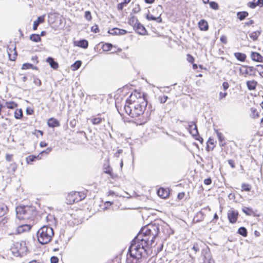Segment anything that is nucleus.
<instances>
[{
    "label": "nucleus",
    "instance_id": "f257e3e1",
    "mask_svg": "<svg viewBox=\"0 0 263 263\" xmlns=\"http://www.w3.org/2000/svg\"><path fill=\"white\" fill-rule=\"evenodd\" d=\"M159 233V226L156 223L149 224L142 228L132 241L129 248L131 250V253L136 254V251L141 252V250L147 252Z\"/></svg>",
    "mask_w": 263,
    "mask_h": 263
},
{
    "label": "nucleus",
    "instance_id": "f03ea898",
    "mask_svg": "<svg viewBox=\"0 0 263 263\" xmlns=\"http://www.w3.org/2000/svg\"><path fill=\"white\" fill-rule=\"evenodd\" d=\"M147 105V102L145 99L140 97L139 102L132 103L129 105L125 104L124 109L125 112L132 118L144 117Z\"/></svg>",
    "mask_w": 263,
    "mask_h": 263
},
{
    "label": "nucleus",
    "instance_id": "7ed1b4c3",
    "mask_svg": "<svg viewBox=\"0 0 263 263\" xmlns=\"http://www.w3.org/2000/svg\"><path fill=\"white\" fill-rule=\"evenodd\" d=\"M54 235L53 230L51 227L44 226L37 232L36 236L38 241L42 245L49 243Z\"/></svg>",
    "mask_w": 263,
    "mask_h": 263
},
{
    "label": "nucleus",
    "instance_id": "20e7f679",
    "mask_svg": "<svg viewBox=\"0 0 263 263\" xmlns=\"http://www.w3.org/2000/svg\"><path fill=\"white\" fill-rule=\"evenodd\" d=\"M16 216L19 219H30L33 218L36 212L35 208L32 205H23L16 208Z\"/></svg>",
    "mask_w": 263,
    "mask_h": 263
},
{
    "label": "nucleus",
    "instance_id": "39448f33",
    "mask_svg": "<svg viewBox=\"0 0 263 263\" xmlns=\"http://www.w3.org/2000/svg\"><path fill=\"white\" fill-rule=\"evenodd\" d=\"M141 250V252L136 251V254H133L129 248L126 263H146L147 252H144L143 250Z\"/></svg>",
    "mask_w": 263,
    "mask_h": 263
},
{
    "label": "nucleus",
    "instance_id": "423d86ee",
    "mask_svg": "<svg viewBox=\"0 0 263 263\" xmlns=\"http://www.w3.org/2000/svg\"><path fill=\"white\" fill-rule=\"evenodd\" d=\"M12 254L15 256H22L27 252L26 242L24 241L15 242L11 248Z\"/></svg>",
    "mask_w": 263,
    "mask_h": 263
},
{
    "label": "nucleus",
    "instance_id": "0eeeda50",
    "mask_svg": "<svg viewBox=\"0 0 263 263\" xmlns=\"http://www.w3.org/2000/svg\"><path fill=\"white\" fill-rule=\"evenodd\" d=\"M85 197V195L83 193L74 192L69 193L66 199L68 201V203L72 204L82 200Z\"/></svg>",
    "mask_w": 263,
    "mask_h": 263
},
{
    "label": "nucleus",
    "instance_id": "6e6552de",
    "mask_svg": "<svg viewBox=\"0 0 263 263\" xmlns=\"http://www.w3.org/2000/svg\"><path fill=\"white\" fill-rule=\"evenodd\" d=\"M256 71H257V66L254 67L253 66L242 65L239 68L240 73L245 77L247 76H255Z\"/></svg>",
    "mask_w": 263,
    "mask_h": 263
},
{
    "label": "nucleus",
    "instance_id": "1a4fd4ad",
    "mask_svg": "<svg viewBox=\"0 0 263 263\" xmlns=\"http://www.w3.org/2000/svg\"><path fill=\"white\" fill-rule=\"evenodd\" d=\"M238 212L236 210H229L228 212V218L231 223H235L238 219Z\"/></svg>",
    "mask_w": 263,
    "mask_h": 263
},
{
    "label": "nucleus",
    "instance_id": "9d476101",
    "mask_svg": "<svg viewBox=\"0 0 263 263\" xmlns=\"http://www.w3.org/2000/svg\"><path fill=\"white\" fill-rule=\"evenodd\" d=\"M141 97V94L137 92L132 93L126 101L125 104L129 105L132 103L139 102V99Z\"/></svg>",
    "mask_w": 263,
    "mask_h": 263
},
{
    "label": "nucleus",
    "instance_id": "9b49d317",
    "mask_svg": "<svg viewBox=\"0 0 263 263\" xmlns=\"http://www.w3.org/2000/svg\"><path fill=\"white\" fill-rule=\"evenodd\" d=\"M188 130L193 136H196L198 134L197 126L194 122H190L188 125Z\"/></svg>",
    "mask_w": 263,
    "mask_h": 263
},
{
    "label": "nucleus",
    "instance_id": "f8f14e48",
    "mask_svg": "<svg viewBox=\"0 0 263 263\" xmlns=\"http://www.w3.org/2000/svg\"><path fill=\"white\" fill-rule=\"evenodd\" d=\"M203 253L205 259L204 262L206 260L208 263L214 262V260L212 258L210 251L208 248L203 250Z\"/></svg>",
    "mask_w": 263,
    "mask_h": 263
},
{
    "label": "nucleus",
    "instance_id": "ddd939ff",
    "mask_svg": "<svg viewBox=\"0 0 263 263\" xmlns=\"http://www.w3.org/2000/svg\"><path fill=\"white\" fill-rule=\"evenodd\" d=\"M108 33L111 35H123L127 33V31L115 28L109 30Z\"/></svg>",
    "mask_w": 263,
    "mask_h": 263
},
{
    "label": "nucleus",
    "instance_id": "4468645a",
    "mask_svg": "<svg viewBox=\"0 0 263 263\" xmlns=\"http://www.w3.org/2000/svg\"><path fill=\"white\" fill-rule=\"evenodd\" d=\"M134 29L138 33L141 35L144 34L146 31L145 27L139 22L135 26Z\"/></svg>",
    "mask_w": 263,
    "mask_h": 263
},
{
    "label": "nucleus",
    "instance_id": "2eb2a0df",
    "mask_svg": "<svg viewBox=\"0 0 263 263\" xmlns=\"http://www.w3.org/2000/svg\"><path fill=\"white\" fill-rule=\"evenodd\" d=\"M252 60L256 62H262L263 61V57L256 52H252L251 54Z\"/></svg>",
    "mask_w": 263,
    "mask_h": 263
},
{
    "label": "nucleus",
    "instance_id": "dca6fc26",
    "mask_svg": "<svg viewBox=\"0 0 263 263\" xmlns=\"http://www.w3.org/2000/svg\"><path fill=\"white\" fill-rule=\"evenodd\" d=\"M45 16V15H43L42 16H40L38 17L37 19L34 22L33 25V29L34 30H35L37 29V28L40 24L43 23L44 22Z\"/></svg>",
    "mask_w": 263,
    "mask_h": 263
},
{
    "label": "nucleus",
    "instance_id": "f3484780",
    "mask_svg": "<svg viewBox=\"0 0 263 263\" xmlns=\"http://www.w3.org/2000/svg\"><path fill=\"white\" fill-rule=\"evenodd\" d=\"M46 62L48 63L51 68L54 69H57L59 67V64L57 62L55 61L54 59L52 57H48L46 59Z\"/></svg>",
    "mask_w": 263,
    "mask_h": 263
},
{
    "label": "nucleus",
    "instance_id": "a211bd4d",
    "mask_svg": "<svg viewBox=\"0 0 263 263\" xmlns=\"http://www.w3.org/2000/svg\"><path fill=\"white\" fill-rule=\"evenodd\" d=\"M47 124L50 127H58L60 125L59 121L53 118H50L48 121Z\"/></svg>",
    "mask_w": 263,
    "mask_h": 263
},
{
    "label": "nucleus",
    "instance_id": "6ab92c4d",
    "mask_svg": "<svg viewBox=\"0 0 263 263\" xmlns=\"http://www.w3.org/2000/svg\"><path fill=\"white\" fill-rule=\"evenodd\" d=\"M216 134L219 142V145L221 146H224L226 143L224 142V137L223 134L219 132L218 130H215Z\"/></svg>",
    "mask_w": 263,
    "mask_h": 263
},
{
    "label": "nucleus",
    "instance_id": "aec40b11",
    "mask_svg": "<svg viewBox=\"0 0 263 263\" xmlns=\"http://www.w3.org/2000/svg\"><path fill=\"white\" fill-rule=\"evenodd\" d=\"M199 27L200 30L206 31L209 28V26L207 22L204 20L200 21L198 23Z\"/></svg>",
    "mask_w": 263,
    "mask_h": 263
},
{
    "label": "nucleus",
    "instance_id": "412c9836",
    "mask_svg": "<svg viewBox=\"0 0 263 263\" xmlns=\"http://www.w3.org/2000/svg\"><path fill=\"white\" fill-rule=\"evenodd\" d=\"M246 84L248 89L250 90H253L256 88L257 82L254 80L248 81Z\"/></svg>",
    "mask_w": 263,
    "mask_h": 263
},
{
    "label": "nucleus",
    "instance_id": "4be33fe9",
    "mask_svg": "<svg viewBox=\"0 0 263 263\" xmlns=\"http://www.w3.org/2000/svg\"><path fill=\"white\" fill-rule=\"evenodd\" d=\"M7 211V206L4 203L0 202V217L4 216Z\"/></svg>",
    "mask_w": 263,
    "mask_h": 263
},
{
    "label": "nucleus",
    "instance_id": "5701e85b",
    "mask_svg": "<svg viewBox=\"0 0 263 263\" xmlns=\"http://www.w3.org/2000/svg\"><path fill=\"white\" fill-rule=\"evenodd\" d=\"M158 195L162 198H165L168 196V193L163 188H160L157 191Z\"/></svg>",
    "mask_w": 263,
    "mask_h": 263
},
{
    "label": "nucleus",
    "instance_id": "b1692460",
    "mask_svg": "<svg viewBox=\"0 0 263 263\" xmlns=\"http://www.w3.org/2000/svg\"><path fill=\"white\" fill-rule=\"evenodd\" d=\"M235 57L239 61L244 62L246 59V55L241 52H235L234 53Z\"/></svg>",
    "mask_w": 263,
    "mask_h": 263
},
{
    "label": "nucleus",
    "instance_id": "393cba45",
    "mask_svg": "<svg viewBox=\"0 0 263 263\" xmlns=\"http://www.w3.org/2000/svg\"><path fill=\"white\" fill-rule=\"evenodd\" d=\"M17 168V164L15 163H11L8 167V172L13 175Z\"/></svg>",
    "mask_w": 263,
    "mask_h": 263
},
{
    "label": "nucleus",
    "instance_id": "a878e982",
    "mask_svg": "<svg viewBox=\"0 0 263 263\" xmlns=\"http://www.w3.org/2000/svg\"><path fill=\"white\" fill-rule=\"evenodd\" d=\"M22 69H32L35 70H38V67L36 66H34L33 64L30 63H24L23 64L22 67Z\"/></svg>",
    "mask_w": 263,
    "mask_h": 263
},
{
    "label": "nucleus",
    "instance_id": "bb28decb",
    "mask_svg": "<svg viewBox=\"0 0 263 263\" xmlns=\"http://www.w3.org/2000/svg\"><path fill=\"white\" fill-rule=\"evenodd\" d=\"M260 34V31H256L252 32L249 34L250 37L252 39L253 41H256L258 37V36Z\"/></svg>",
    "mask_w": 263,
    "mask_h": 263
},
{
    "label": "nucleus",
    "instance_id": "cd10ccee",
    "mask_svg": "<svg viewBox=\"0 0 263 263\" xmlns=\"http://www.w3.org/2000/svg\"><path fill=\"white\" fill-rule=\"evenodd\" d=\"M139 23V21L136 17L132 16L128 21V23L129 25L132 26L133 28L136 26V25Z\"/></svg>",
    "mask_w": 263,
    "mask_h": 263
},
{
    "label": "nucleus",
    "instance_id": "c85d7f7f",
    "mask_svg": "<svg viewBox=\"0 0 263 263\" xmlns=\"http://www.w3.org/2000/svg\"><path fill=\"white\" fill-rule=\"evenodd\" d=\"M249 14L247 11L238 12L237 13V17L240 21L243 20Z\"/></svg>",
    "mask_w": 263,
    "mask_h": 263
},
{
    "label": "nucleus",
    "instance_id": "c756f323",
    "mask_svg": "<svg viewBox=\"0 0 263 263\" xmlns=\"http://www.w3.org/2000/svg\"><path fill=\"white\" fill-rule=\"evenodd\" d=\"M78 46L80 47L86 49L88 47V43L86 40H82L79 42Z\"/></svg>",
    "mask_w": 263,
    "mask_h": 263
},
{
    "label": "nucleus",
    "instance_id": "7c9ffc66",
    "mask_svg": "<svg viewBox=\"0 0 263 263\" xmlns=\"http://www.w3.org/2000/svg\"><path fill=\"white\" fill-rule=\"evenodd\" d=\"M82 65V62L78 60L76 61L71 66V68L72 70H78Z\"/></svg>",
    "mask_w": 263,
    "mask_h": 263
},
{
    "label": "nucleus",
    "instance_id": "2f4dec72",
    "mask_svg": "<svg viewBox=\"0 0 263 263\" xmlns=\"http://www.w3.org/2000/svg\"><path fill=\"white\" fill-rule=\"evenodd\" d=\"M30 39L34 42H38L41 41L40 35L37 34H32L30 36Z\"/></svg>",
    "mask_w": 263,
    "mask_h": 263
},
{
    "label": "nucleus",
    "instance_id": "473e14b6",
    "mask_svg": "<svg viewBox=\"0 0 263 263\" xmlns=\"http://www.w3.org/2000/svg\"><path fill=\"white\" fill-rule=\"evenodd\" d=\"M238 233L243 237H246L247 235V230L246 228L242 227L238 229Z\"/></svg>",
    "mask_w": 263,
    "mask_h": 263
},
{
    "label": "nucleus",
    "instance_id": "72a5a7b5",
    "mask_svg": "<svg viewBox=\"0 0 263 263\" xmlns=\"http://www.w3.org/2000/svg\"><path fill=\"white\" fill-rule=\"evenodd\" d=\"M35 160H36L35 155H30L26 158L27 163L29 164H31Z\"/></svg>",
    "mask_w": 263,
    "mask_h": 263
},
{
    "label": "nucleus",
    "instance_id": "f704fd0d",
    "mask_svg": "<svg viewBox=\"0 0 263 263\" xmlns=\"http://www.w3.org/2000/svg\"><path fill=\"white\" fill-rule=\"evenodd\" d=\"M14 117L17 119H21L23 117V111L21 109L16 110L14 112Z\"/></svg>",
    "mask_w": 263,
    "mask_h": 263
},
{
    "label": "nucleus",
    "instance_id": "c9c22d12",
    "mask_svg": "<svg viewBox=\"0 0 263 263\" xmlns=\"http://www.w3.org/2000/svg\"><path fill=\"white\" fill-rule=\"evenodd\" d=\"M243 213H245L247 215L250 216L252 213V210L250 208L244 207L242 209Z\"/></svg>",
    "mask_w": 263,
    "mask_h": 263
},
{
    "label": "nucleus",
    "instance_id": "e433bc0d",
    "mask_svg": "<svg viewBox=\"0 0 263 263\" xmlns=\"http://www.w3.org/2000/svg\"><path fill=\"white\" fill-rule=\"evenodd\" d=\"M242 191H250L251 186L249 184L243 183L241 185Z\"/></svg>",
    "mask_w": 263,
    "mask_h": 263
},
{
    "label": "nucleus",
    "instance_id": "4c0bfd02",
    "mask_svg": "<svg viewBox=\"0 0 263 263\" xmlns=\"http://www.w3.org/2000/svg\"><path fill=\"white\" fill-rule=\"evenodd\" d=\"M15 48L14 49V53L12 55L10 53V52H9V50H11V49H9V50L8 51V54L9 55V59L11 60V61H14L16 59V55H17V53H16V51H15Z\"/></svg>",
    "mask_w": 263,
    "mask_h": 263
},
{
    "label": "nucleus",
    "instance_id": "58836bf2",
    "mask_svg": "<svg viewBox=\"0 0 263 263\" xmlns=\"http://www.w3.org/2000/svg\"><path fill=\"white\" fill-rule=\"evenodd\" d=\"M112 46L110 43H106L103 45V50L104 51H109L111 50Z\"/></svg>",
    "mask_w": 263,
    "mask_h": 263
},
{
    "label": "nucleus",
    "instance_id": "ea45409f",
    "mask_svg": "<svg viewBox=\"0 0 263 263\" xmlns=\"http://www.w3.org/2000/svg\"><path fill=\"white\" fill-rule=\"evenodd\" d=\"M168 97L166 96H160L158 97V100L161 103H164L167 100Z\"/></svg>",
    "mask_w": 263,
    "mask_h": 263
},
{
    "label": "nucleus",
    "instance_id": "a19ab883",
    "mask_svg": "<svg viewBox=\"0 0 263 263\" xmlns=\"http://www.w3.org/2000/svg\"><path fill=\"white\" fill-rule=\"evenodd\" d=\"M210 7L214 10H218L219 6L217 3L215 2H211L209 3Z\"/></svg>",
    "mask_w": 263,
    "mask_h": 263
},
{
    "label": "nucleus",
    "instance_id": "79ce46f5",
    "mask_svg": "<svg viewBox=\"0 0 263 263\" xmlns=\"http://www.w3.org/2000/svg\"><path fill=\"white\" fill-rule=\"evenodd\" d=\"M257 71L263 78V65H257Z\"/></svg>",
    "mask_w": 263,
    "mask_h": 263
},
{
    "label": "nucleus",
    "instance_id": "37998d69",
    "mask_svg": "<svg viewBox=\"0 0 263 263\" xmlns=\"http://www.w3.org/2000/svg\"><path fill=\"white\" fill-rule=\"evenodd\" d=\"M102 120V119L101 118H95L91 120V122L93 124L97 125L100 124Z\"/></svg>",
    "mask_w": 263,
    "mask_h": 263
},
{
    "label": "nucleus",
    "instance_id": "c03bdc74",
    "mask_svg": "<svg viewBox=\"0 0 263 263\" xmlns=\"http://www.w3.org/2000/svg\"><path fill=\"white\" fill-rule=\"evenodd\" d=\"M6 104L7 107L10 109H13L17 106V104L14 102H7Z\"/></svg>",
    "mask_w": 263,
    "mask_h": 263
},
{
    "label": "nucleus",
    "instance_id": "a18cd8bd",
    "mask_svg": "<svg viewBox=\"0 0 263 263\" xmlns=\"http://www.w3.org/2000/svg\"><path fill=\"white\" fill-rule=\"evenodd\" d=\"M84 17L87 20L90 21L92 18L90 12L89 11H86L85 12Z\"/></svg>",
    "mask_w": 263,
    "mask_h": 263
},
{
    "label": "nucleus",
    "instance_id": "49530a36",
    "mask_svg": "<svg viewBox=\"0 0 263 263\" xmlns=\"http://www.w3.org/2000/svg\"><path fill=\"white\" fill-rule=\"evenodd\" d=\"M248 6L252 9L255 8L257 6L255 0L253 2H249L248 4Z\"/></svg>",
    "mask_w": 263,
    "mask_h": 263
},
{
    "label": "nucleus",
    "instance_id": "de8ad7c7",
    "mask_svg": "<svg viewBox=\"0 0 263 263\" xmlns=\"http://www.w3.org/2000/svg\"><path fill=\"white\" fill-rule=\"evenodd\" d=\"M22 225L23 226V229L25 232L29 231L31 228V226L30 224H24Z\"/></svg>",
    "mask_w": 263,
    "mask_h": 263
},
{
    "label": "nucleus",
    "instance_id": "09e8293b",
    "mask_svg": "<svg viewBox=\"0 0 263 263\" xmlns=\"http://www.w3.org/2000/svg\"><path fill=\"white\" fill-rule=\"evenodd\" d=\"M51 263H58L59 259L56 256H52L50 258Z\"/></svg>",
    "mask_w": 263,
    "mask_h": 263
},
{
    "label": "nucleus",
    "instance_id": "8fccbe9b",
    "mask_svg": "<svg viewBox=\"0 0 263 263\" xmlns=\"http://www.w3.org/2000/svg\"><path fill=\"white\" fill-rule=\"evenodd\" d=\"M91 30L95 33H98L99 31V29L97 25L92 26Z\"/></svg>",
    "mask_w": 263,
    "mask_h": 263
},
{
    "label": "nucleus",
    "instance_id": "3c124183",
    "mask_svg": "<svg viewBox=\"0 0 263 263\" xmlns=\"http://www.w3.org/2000/svg\"><path fill=\"white\" fill-rule=\"evenodd\" d=\"M17 232L19 234L25 232L23 229V226L22 224L17 227Z\"/></svg>",
    "mask_w": 263,
    "mask_h": 263
},
{
    "label": "nucleus",
    "instance_id": "603ef678",
    "mask_svg": "<svg viewBox=\"0 0 263 263\" xmlns=\"http://www.w3.org/2000/svg\"><path fill=\"white\" fill-rule=\"evenodd\" d=\"M146 18L149 21H155L156 17L152 14H147L146 16Z\"/></svg>",
    "mask_w": 263,
    "mask_h": 263
},
{
    "label": "nucleus",
    "instance_id": "864d4df0",
    "mask_svg": "<svg viewBox=\"0 0 263 263\" xmlns=\"http://www.w3.org/2000/svg\"><path fill=\"white\" fill-rule=\"evenodd\" d=\"M251 111H252V116H253V117L254 118L258 117V112L256 111V110L255 109L252 108L251 109Z\"/></svg>",
    "mask_w": 263,
    "mask_h": 263
},
{
    "label": "nucleus",
    "instance_id": "5fc2aeb1",
    "mask_svg": "<svg viewBox=\"0 0 263 263\" xmlns=\"http://www.w3.org/2000/svg\"><path fill=\"white\" fill-rule=\"evenodd\" d=\"M187 61L190 62V63H193L194 61V58H193V57H192L191 55H190V54H188L187 55Z\"/></svg>",
    "mask_w": 263,
    "mask_h": 263
},
{
    "label": "nucleus",
    "instance_id": "6e6d98bb",
    "mask_svg": "<svg viewBox=\"0 0 263 263\" xmlns=\"http://www.w3.org/2000/svg\"><path fill=\"white\" fill-rule=\"evenodd\" d=\"M211 183H212V180H211V178H208L207 179H204V183L205 185H210L211 184Z\"/></svg>",
    "mask_w": 263,
    "mask_h": 263
},
{
    "label": "nucleus",
    "instance_id": "4d7b16f0",
    "mask_svg": "<svg viewBox=\"0 0 263 263\" xmlns=\"http://www.w3.org/2000/svg\"><path fill=\"white\" fill-rule=\"evenodd\" d=\"M34 83L35 85L40 86L42 84L41 81L38 78H35L34 79Z\"/></svg>",
    "mask_w": 263,
    "mask_h": 263
},
{
    "label": "nucleus",
    "instance_id": "13d9d810",
    "mask_svg": "<svg viewBox=\"0 0 263 263\" xmlns=\"http://www.w3.org/2000/svg\"><path fill=\"white\" fill-rule=\"evenodd\" d=\"M51 151H52V148L51 147H48V148H46V150L41 152V154H43L44 153H46V154H48L49 153H50V152Z\"/></svg>",
    "mask_w": 263,
    "mask_h": 263
},
{
    "label": "nucleus",
    "instance_id": "bf43d9fd",
    "mask_svg": "<svg viewBox=\"0 0 263 263\" xmlns=\"http://www.w3.org/2000/svg\"><path fill=\"white\" fill-rule=\"evenodd\" d=\"M125 6L126 5L123 2H122L118 5L117 8L119 10H122Z\"/></svg>",
    "mask_w": 263,
    "mask_h": 263
},
{
    "label": "nucleus",
    "instance_id": "052dcab7",
    "mask_svg": "<svg viewBox=\"0 0 263 263\" xmlns=\"http://www.w3.org/2000/svg\"><path fill=\"white\" fill-rule=\"evenodd\" d=\"M104 173L106 174H109L112 178H113V174H112V172L111 169L109 168L108 170H106V171H105Z\"/></svg>",
    "mask_w": 263,
    "mask_h": 263
},
{
    "label": "nucleus",
    "instance_id": "680f3d73",
    "mask_svg": "<svg viewBox=\"0 0 263 263\" xmlns=\"http://www.w3.org/2000/svg\"><path fill=\"white\" fill-rule=\"evenodd\" d=\"M221 42L224 44H227V39L226 36L222 35L220 37V39Z\"/></svg>",
    "mask_w": 263,
    "mask_h": 263
},
{
    "label": "nucleus",
    "instance_id": "e2e57ef3",
    "mask_svg": "<svg viewBox=\"0 0 263 263\" xmlns=\"http://www.w3.org/2000/svg\"><path fill=\"white\" fill-rule=\"evenodd\" d=\"M228 163L232 167V168H235V162L234 160L231 159L228 161Z\"/></svg>",
    "mask_w": 263,
    "mask_h": 263
},
{
    "label": "nucleus",
    "instance_id": "0e129e2a",
    "mask_svg": "<svg viewBox=\"0 0 263 263\" xmlns=\"http://www.w3.org/2000/svg\"><path fill=\"white\" fill-rule=\"evenodd\" d=\"M223 88L224 90H226L229 87V84L228 82H224L222 84Z\"/></svg>",
    "mask_w": 263,
    "mask_h": 263
},
{
    "label": "nucleus",
    "instance_id": "69168bd1",
    "mask_svg": "<svg viewBox=\"0 0 263 263\" xmlns=\"http://www.w3.org/2000/svg\"><path fill=\"white\" fill-rule=\"evenodd\" d=\"M12 155L7 154L6 157V160L9 162L11 161L12 160Z\"/></svg>",
    "mask_w": 263,
    "mask_h": 263
},
{
    "label": "nucleus",
    "instance_id": "338daca9",
    "mask_svg": "<svg viewBox=\"0 0 263 263\" xmlns=\"http://www.w3.org/2000/svg\"><path fill=\"white\" fill-rule=\"evenodd\" d=\"M227 95V92H220L219 93V99H222L223 98H224Z\"/></svg>",
    "mask_w": 263,
    "mask_h": 263
},
{
    "label": "nucleus",
    "instance_id": "774afa93",
    "mask_svg": "<svg viewBox=\"0 0 263 263\" xmlns=\"http://www.w3.org/2000/svg\"><path fill=\"white\" fill-rule=\"evenodd\" d=\"M256 4L257 6H258L260 7L263 6V0H257L256 2Z\"/></svg>",
    "mask_w": 263,
    "mask_h": 263
}]
</instances>
